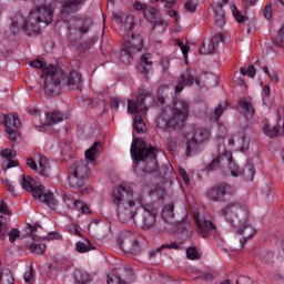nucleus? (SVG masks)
Here are the masks:
<instances>
[{
  "instance_id": "38",
  "label": "nucleus",
  "mask_w": 284,
  "mask_h": 284,
  "mask_svg": "<svg viewBox=\"0 0 284 284\" xmlns=\"http://www.w3.org/2000/svg\"><path fill=\"white\" fill-rule=\"evenodd\" d=\"M0 284H14V275H12V271L8 268L1 271Z\"/></svg>"
},
{
  "instance_id": "57",
  "label": "nucleus",
  "mask_w": 284,
  "mask_h": 284,
  "mask_svg": "<svg viewBox=\"0 0 284 284\" xmlns=\"http://www.w3.org/2000/svg\"><path fill=\"white\" fill-rule=\"evenodd\" d=\"M263 14L267 21L272 20V4H266L264 7Z\"/></svg>"
},
{
  "instance_id": "42",
  "label": "nucleus",
  "mask_w": 284,
  "mask_h": 284,
  "mask_svg": "<svg viewBox=\"0 0 284 284\" xmlns=\"http://www.w3.org/2000/svg\"><path fill=\"white\" fill-rule=\"evenodd\" d=\"M92 243L87 240V242H78L75 244V250L79 252V254H85V252H90V250H93Z\"/></svg>"
},
{
  "instance_id": "27",
  "label": "nucleus",
  "mask_w": 284,
  "mask_h": 284,
  "mask_svg": "<svg viewBox=\"0 0 284 284\" xmlns=\"http://www.w3.org/2000/svg\"><path fill=\"white\" fill-rule=\"evenodd\" d=\"M3 123L6 132H12V130H19L21 128V120L14 114L4 115Z\"/></svg>"
},
{
  "instance_id": "19",
  "label": "nucleus",
  "mask_w": 284,
  "mask_h": 284,
  "mask_svg": "<svg viewBox=\"0 0 284 284\" xmlns=\"http://www.w3.org/2000/svg\"><path fill=\"white\" fill-rule=\"evenodd\" d=\"M227 187H230V185L227 184H217L215 186H212L206 192V196L210 201H222L225 197V194H227Z\"/></svg>"
},
{
  "instance_id": "43",
  "label": "nucleus",
  "mask_w": 284,
  "mask_h": 284,
  "mask_svg": "<svg viewBox=\"0 0 284 284\" xmlns=\"http://www.w3.org/2000/svg\"><path fill=\"white\" fill-rule=\"evenodd\" d=\"M254 174L256 171L254 170V165L247 164L243 171V176L246 181H254Z\"/></svg>"
},
{
  "instance_id": "20",
  "label": "nucleus",
  "mask_w": 284,
  "mask_h": 284,
  "mask_svg": "<svg viewBox=\"0 0 284 284\" xmlns=\"http://www.w3.org/2000/svg\"><path fill=\"white\" fill-rule=\"evenodd\" d=\"M125 48L130 50L133 54H136L143 50V37L134 36V33H130L126 37Z\"/></svg>"
},
{
  "instance_id": "53",
  "label": "nucleus",
  "mask_w": 284,
  "mask_h": 284,
  "mask_svg": "<svg viewBox=\"0 0 284 284\" xmlns=\"http://www.w3.org/2000/svg\"><path fill=\"white\" fill-rule=\"evenodd\" d=\"M6 132L8 134L9 141H11V143H17V141L19 140V129H13L11 131Z\"/></svg>"
},
{
  "instance_id": "12",
  "label": "nucleus",
  "mask_w": 284,
  "mask_h": 284,
  "mask_svg": "<svg viewBox=\"0 0 284 284\" xmlns=\"http://www.w3.org/2000/svg\"><path fill=\"white\" fill-rule=\"evenodd\" d=\"M210 136L211 133L207 129H197L194 135L186 142L185 155L190 158L199 154V148L203 145V143H207Z\"/></svg>"
},
{
  "instance_id": "48",
  "label": "nucleus",
  "mask_w": 284,
  "mask_h": 284,
  "mask_svg": "<svg viewBox=\"0 0 284 284\" xmlns=\"http://www.w3.org/2000/svg\"><path fill=\"white\" fill-rule=\"evenodd\" d=\"M108 284H123V280L116 273H110L106 277Z\"/></svg>"
},
{
  "instance_id": "63",
  "label": "nucleus",
  "mask_w": 284,
  "mask_h": 284,
  "mask_svg": "<svg viewBox=\"0 0 284 284\" xmlns=\"http://www.w3.org/2000/svg\"><path fill=\"white\" fill-rule=\"evenodd\" d=\"M162 250H163V246L150 251V253H149L150 258H154V256H156V254H159V252H161Z\"/></svg>"
},
{
  "instance_id": "8",
  "label": "nucleus",
  "mask_w": 284,
  "mask_h": 284,
  "mask_svg": "<svg viewBox=\"0 0 284 284\" xmlns=\"http://www.w3.org/2000/svg\"><path fill=\"white\" fill-rule=\"evenodd\" d=\"M20 184L22 185V190L30 192L32 196L38 199L41 203L54 205V195L52 193H43L45 187L34 181L30 175L22 174L20 178Z\"/></svg>"
},
{
  "instance_id": "3",
  "label": "nucleus",
  "mask_w": 284,
  "mask_h": 284,
  "mask_svg": "<svg viewBox=\"0 0 284 284\" xmlns=\"http://www.w3.org/2000/svg\"><path fill=\"white\" fill-rule=\"evenodd\" d=\"M190 116V102L183 99L175 100L172 106H165L156 118L160 130H180Z\"/></svg>"
},
{
  "instance_id": "35",
  "label": "nucleus",
  "mask_w": 284,
  "mask_h": 284,
  "mask_svg": "<svg viewBox=\"0 0 284 284\" xmlns=\"http://www.w3.org/2000/svg\"><path fill=\"white\" fill-rule=\"evenodd\" d=\"M101 151V144L99 142H94L90 149H88L84 153L87 161H97V156Z\"/></svg>"
},
{
  "instance_id": "16",
  "label": "nucleus",
  "mask_w": 284,
  "mask_h": 284,
  "mask_svg": "<svg viewBox=\"0 0 284 284\" xmlns=\"http://www.w3.org/2000/svg\"><path fill=\"white\" fill-rule=\"evenodd\" d=\"M262 128L264 134L270 139H276V136H284V120H278L277 124L271 125L268 120H264Z\"/></svg>"
},
{
  "instance_id": "34",
  "label": "nucleus",
  "mask_w": 284,
  "mask_h": 284,
  "mask_svg": "<svg viewBox=\"0 0 284 284\" xmlns=\"http://www.w3.org/2000/svg\"><path fill=\"white\" fill-rule=\"evenodd\" d=\"M227 159V161H232V153L226 152L225 154H221L217 158H215L204 170L206 172H212L213 170H216L221 166V161H223V159Z\"/></svg>"
},
{
  "instance_id": "24",
  "label": "nucleus",
  "mask_w": 284,
  "mask_h": 284,
  "mask_svg": "<svg viewBox=\"0 0 284 284\" xmlns=\"http://www.w3.org/2000/svg\"><path fill=\"white\" fill-rule=\"evenodd\" d=\"M29 230L31 232V237L34 242L28 245V250H30L31 254H43V252H45V244L37 242L39 241V237L34 235V232H37V226H32L29 224Z\"/></svg>"
},
{
  "instance_id": "14",
  "label": "nucleus",
  "mask_w": 284,
  "mask_h": 284,
  "mask_svg": "<svg viewBox=\"0 0 284 284\" xmlns=\"http://www.w3.org/2000/svg\"><path fill=\"white\" fill-rule=\"evenodd\" d=\"M194 221L197 225V234H200L202 239H206V236H210L216 231V225H214L212 221L199 217V213H194Z\"/></svg>"
},
{
  "instance_id": "58",
  "label": "nucleus",
  "mask_w": 284,
  "mask_h": 284,
  "mask_svg": "<svg viewBox=\"0 0 284 284\" xmlns=\"http://www.w3.org/2000/svg\"><path fill=\"white\" fill-rule=\"evenodd\" d=\"M27 165L28 168L32 169L33 172H38L39 170V165L37 164V161H34V159L32 158L27 159Z\"/></svg>"
},
{
  "instance_id": "11",
  "label": "nucleus",
  "mask_w": 284,
  "mask_h": 284,
  "mask_svg": "<svg viewBox=\"0 0 284 284\" xmlns=\"http://www.w3.org/2000/svg\"><path fill=\"white\" fill-rule=\"evenodd\" d=\"M133 8L138 12H143L146 21L152 23L153 30H155V28H160V30L163 31L165 30V28H168V22L161 18V13H159V10H156V8L148 3H142L140 1H135L133 3Z\"/></svg>"
},
{
  "instance_id": "4",
  "label": "nucleus",
  "mask_w": 284,
  "mask_h": 284,
  "mask_svg": "<svg viewBox=\"0 0 284 284\" xmlns=\"http://www.w3.org/2000/svg\"><path fill=\"white\" fill-rule=\"evenodd\" d=\"M131 158L135 161V172L139 168H143V172L152 174L159 170L156 161V150L149 148L143 140H133L131 144Z\"/></svg>"
},
{
  "instance_id": "62",
  "label": "nucleus",
  "mask_w": 284,
  "mask_h": 284,
  "mask_svg": "<svg viewBox=\"0 0 284 284\" xmlns=\"http://www.w3.org/2000/svg\"><path fill=\"white\" fill-rule=\"evenodd\" d=\"M3 183L7 190L10 192V194H14V186L12 185V182H10V180H4Z\"/></svg>"
},
{
  "instance_id": "2",
  "label": "nucleus",
  "mask_w": 284,
  "mask_h": 284,
  "mask_svg": "<svg viewBox=\"0 0 284 284\" xmlns=\"http://www.w3.org/2000/svg\"><path fill=\"white\" fill-rule=\"evenodd\" d=\"M112 201L115 205V216L120 223L136 222L139 206L134 201V190L130 186H116L112 192Z\"/></svg>"
},
{
  "instance_id": "15",
  "label": "nucleus",
  "mask_w": 284,
  "mask_h": 284,
  "mask_svg": "<svg viewBox=\"0 0 284 284\" xmlns=\"http://www.w3.org/2000/svg\"><path fill=\"white\" fill-rule=\"evenodd\" d=\"M69 90H82L83 89V77L79 71H71L67 77L60 79Z\"/></svg>"
},
{
  "instance_id": "25",
  "label": "nucleus",
  "mask_w": 284,
  "mask_h": 284,
  "mask_svg": "<svg viewBox=\"0 0 284 284\" xmlns=\"http://www.w3.org/2000/svg\"><path fill=\"white\" fill-rule=\"evenodd\" d=\"M237 227V234L243 236V240L240 241L242 247L245 245L247 239H252L256 234V229L254 226L247 224V221L244 224H241Z\"/></svg>"
},
{
  "instance_id": "64",
  "label": "nucleus",
  "mask_w": 284,
  "mask_h": 284,
  "mask_svg": "<svg viewBox=\"0 0 284 284\" xmlns=\"http://www.w3.org/2000/svg\"><path fill=\"white\" fill-rule=\"evenodd\" d=\"M263 94H264V97H270V94H271V91H270V85H265L264 88H263Z\"/></svg>"
},
{
  "instance_id": "46",
  "label": "nucleus",
  "mask_w": 284,
  "mask_h": 284,
  "mask_svg": "<svg viewBox=\"0 0 284 284\" xmlns=\"http://www.w3.org/2000/svg\"><path fill=\"white\" fill-rule=\"evenodd\" d=\"M73 206L80 214H90V207H88V204L78 200L73 203Z\"/></svg>"
},
{
  "instance_id": "60",
  "label": "nucleus",
  "mask_w": 284,
  "mask_h": 284,
  "mask_svg": "<svg viewBox=\"0 0 284 284\" xmlns=\"http://www.w3.org/2000/svg\"><path fill=\"white\" fill-rule=\"evenodd\" d=\"M119 103H121V101H119V98H112L110 102L112 110H119Z\"/></svg>"
},
{
  "instance_id": "32",
  "label": "nucleus",
  "mask_w": 284,
  "mask_h": 284,
  "mask_svg": "<svg viewBox=\"0 0 284 284\" xmlns=\"http://www.w3.org/2000/svg\"><path fill=\"white\" fill-rule=\"evenodd\" d=\"M215 13V26L223 28L225 26V11H223V3H217L213 7Z\"/></svg>"
},
{
  "instance_id": "50",
  "label": "nucleus",
  "mask_w": 284,
  "mask_h": 284,
  "mask_svg": "<svg viewBox=\"0 0 284 284\" xmlns=\"http://www.w3.org/2000/svg\"><path fill=\"white\" fill-rule=\"evenodd\" d=\"M168 85H162L158 88V101L161 105L165 103V91L168 90Z\"/></svg>"
},
{
  "instance_id": "5",
  "label": "nucleus",
  "mask_w": 284,
  "mask_h": 284,
  "mask_svg": "<svg viewBox=\"0 0 284 284\" xmlns=\"http://www.w3.org/2000/svg\"><path fill=\"white\" fill-rule=\"evenodd\" d=\"M30 67L42 70V77L45 79L43 90L48 97H52L58 85H61L63 69L54 65L45 67V62L39 59L31 61Z\"/></svg>"
},
{
  "instance_id": "9",
  "label": "nucleus",
  "mask_w": 284,
  "mask_h": 284,
  "mask_svg": "<svg viewBox=\"0 0 284 284\" xmlns=\"http://www.w3.org/2000/svg\"><path fill=\"white\" fill-rule=\"evenodd\" d=\"M88 176H90V166L84 161H78L69 168L68 183L70 187L81 190L85 185Z\"/></svg>"
},
{
  "instance_id": "45",
  "label": "nucleus",
  "mask_w": 284,
  "mask_h": 284,
  "mask_svg": "<svg viewBox=\"0 0 284 284\" xmlns=\"http://www.w3.org/2000/svg\"><path fill=\"white\" fill-rule=\"evenodd\" d=\"M231 10L237 23H245V21H247V18L236 8V4L231 6Z\"/></svg>"
},
{
  "instance_id": "31",
  "label": "nucleus",
  "mask_w": 284,
  "mask_h": 284,
  "mask_svg": "<svg viewBox=\"0 0 284 284\" xmlns=\"http://www.w3.org/2000/svg\"><path fill=\"white\" fill-rule=\"evenodd\" d=\"M85 0H68L62 7V14H72L79 11V6L84 3Z\"/></svg>"
},
{
  "instance_id": "7",
  "label": "nucleus",
  "mask_w": 284,
  "mask_h": 284,
  "mask_svg": "<svg viewBox=\"0 0 284 284\" xmlns=\"http://www.w3.org/2000/svg\"><path fill=\"white\" fill-rule=\"evenodd\" d=\"M128 113L133 114V130L138 132V134H143V132H148V126L145 122H143V116H141V112H148V106H145V97L143 94L138 95L136 100L128 101Z\"/></svg>"
},
{
  "instance_id": "55",
  "label": "nucleus",
  "mask_w": 284,
  "mask_h": 284,
  "mask_svg": "<svg viewBox=\"0 0 284 284\" xmlns=\"http://www.w3.org/2000/svg\"><path fill=\"white\" fill-rule=\"evenodd\" d=\"M230 170L232 176H241L243 172H241V169L239 168V164H235L234 162L230 163Z\"/></svg>"
},
{
  "instance_id": "37",
  "label": "nucleus",
  "mask_w": 284,
  "mask_h": 284,
  "mask_svg": "<svg viewBox=\"0 0 284 284\" xmlns=\"http://www.w3.org/2000/svg\"><path fill=\"white\" fill-rule=\"evenodd\" d=\"M63 121V114L59 111H53L51 113H47V123L45 125H54L57 123H61Z\"/></svg>"
},
{
  "instance_id": "28",
  "label": "nucleus",
  "mask_w": 284,
  "mask_h": 284,
  "mask_svg": "<svg viewBox=\"0 0 284 284\" xmlns=\"http://www.w3.org/2000/svg\"><path fill=\"white\" fill-rule=\"evenodd\" d=\"M37 172L40 176H44V179H50V176H52V165H50L48 158H40Z\"/></svg>"
},
{
  "instance_id": "6",
  "label": "nucleus",
  "mask_w": 284,
  "mask_h": 284,
  "mask_svg": "<svg viewBox=\"0 0 284 284\" xmlns=\"http://www.w3.org/2000/svg\"><path fill=\"white\" fill-rule=\"evenodd\" d=\"M221 214L233 227L245 225L250 219V210H247V205L243 202H231L226 204L221 210Z\"/></svg>"
},
{
  "instance_id": "33",
  "label": "nucleus",
  "mask_w": 284,
  "mask_h": 284,
  "mask_svg": "<svg viewBox=\"0 0 284 284\" xmlns=\"http://www.w3.org/2000/svg\"><path fill=\"white\" fill-rule=\"evenodd\" d=\"M161 216L164 223H174V203L164 205Z\"/></svg>"
},
{
  "instance_id": "21",
  "label": "nucleus",
  "mask_w": 284,
  "mask_h": 284,
  "mask_svg": "<svg viewBox=\"0 0 284 284\" xmlns=\"http://www.w3.org/2000/svg\"><path fill=\"white\" fill-rule=\"evenodd\" d=\"M112 19L118 26H124L125 30L130 31L134 28V16L132 14L118 12L112 14Z\"/></svg>"
},
{
  "instance_id": "39",
  "label": "nucleus",
  "mask_w": 284,
  "mask_h": 284,
  "mask_svg": "<svg viewBox=\"0 0 284 284\" xmlns=\"http://www.w3.org/2000/svg\"><path fill=\"white\" fill-rule=\"evenodd\" d=\"M132 51H130V49H122L120 51V60L122 61V63H124V65H130V63H132V61H134V57H132Z\"/></svg>"
},
{
  "instance_id": "44",
  "label": "nucleus",
  "mask_w": 284,
  "mask_h": 284,
  "mask_svg": "<svg viewBox=\"0 0 284 284\" xmlns=\"http://www.w3.org/2000/svg\"><path fill=\"white\" fill-rule=\"evenodd\" d=\"M186 258L190 261H199V258H201V254L196 247L190 246L186 248Z\"/></svg>"
},
{
  "instance_id": "18",
  "label": "nucleus",
  "mask_w": 284,
  "mask_h": 284,
  "mask_svg": "<svg viewBox=\"0 0 284 284\" xmlns=\"http://www.w3.org/2000/svg\"><path fill=\"white\" fill-rule=\"evenodd\" d=\"M0 155L4 161L2 162V170L8 171L10 168H17L19 165V162L14 159H17V151L12 149H3L0 152Z\"/></svg>"
},
{
  "instance_id": "30",
  "label": "nucleus",
  "mask_w": 284,
  "mask_h": 284,
  "mask_svg": "<svg viewBox=\"0 0 284 284\" xmlns=\"http://www.w3.org/2000/svg\"><path fill=\"white\" fill-rule=\"evenodd\" d=\"M230 145H236L240 148L242 152H245L250 148V139H247V135L245 133H241L240 135L236 136L234 140L233 138L230 139L229 141Z\"/></svg>"
},
{
  "instance_id": "51",
  "label": "nucleus",
  "mask_w": 284,
  "mask_h": 284,
  "mask_svg": "<svg viewBox=\"0 0 284 284\" xmlns=\"http://www.w3.org/2000/svg\"><path fill=\"white\" fill-rule=\"evenodd\" d=\"M240 72L241 74H243V77L247 74V77H251V79H254V77H256V68H254V65H250L247 69L241 68Z\"/></svg>"
},
{
  "instance_id": "29",
  "label": "nucleus",
  "mask_w": 284,
  "mask_h": 284,
  "mask_svg": "<svg viewBox=\"0 0 284 284\" xmlns=\"http://www.w3.org/2000/svg\"><path fill=\"white\" fill-rule=\"evenodd\" d=\"M237 110H239V112L244 114V116L246 119H252L254 116V113H255L254 105L252 104V102H250L245 99L240 100L239 105H237Z\"/></svg>"
},
{
  "instance_id": "52",
  "label": "nucleus",
  "mask_w": 284,
  "mask_h": 284,
  "mask_svg": "<svg viewBox=\"0 0 284 284\" xmlns=\"http://www.w3.org/2000/svg\"><path fill=\"white\" fill-rule=\"evenodd\" d=\"M185 12H196V0H186L184 3Z\"/></svg>"
},
{
  "instance_id": "23",
  "label": "nucleus",
  "mask_w": 284,
  "mask_h": 284,
  "mask_svg": "<svg viewBox=\"0 0 284 284\" xmlns=\"http://www.w3.org/2000/svg\"><path fill=\"white\" fill-rule=\"evenodd\" d=\"M223 41V34L216 33L210 41L207 48L205 44H202L200 49V54H214L219 49V43Z\"/></svg>"
},
{
  "instance_id": "49",
  "label": "nucleus",
  "mask_w": 284,
  "mask_h": 284,
  "mask_svg": "<svg viewBox=\"0 0 284 284\" xmlns=\"http://www.w3.org/2000/svg\"><path fill=\"white\" fill-rule=\"evenodd\" d=\"M175 43L180 47L185 61H187V52H190V45H187V42L185 43L182 40H176Z\"/></svg>"
},
{
  "instance_id": "17",
  "label": "nucleus",
  "mask_w": 284,
  "mask_h": 284,
  "mask_svg": "<svg viewBox=\"0 0 284 284\" xmlns=\"http://www.w3.org/2000/svg\"><path fill=\"white\" fill-rule=\"evenodd\" d=\"M0 239H6V234L8 233V220L6 216H12V211H10V207L8 206V203L3 201V199H0Z\"/></svg>"
},
{
  "instance_id": "54",
  "label": "nucleus",
  "mask_w": 284,
  "mask_h": 284,
  "mask_svg": "<svg viewBox=\"0 0 284 284\" xmlns=\"http://www.w3.org/2000/svg\"><path fill=\"white\" fill-rule=\"evenodd\" d=\"M151 194L153 196H156V199H163L165 196V189L162 186H155L152 191Z\"/></svg>"
},
{
  "instance_id": "47",
  "label": "nucleus",
  "mask_w": 284,
  "mask_h": 284,
  "mask_svg": "<svg viewBox=\"0 0 284 284\" xmlns=\"http://www.w3.org/2000/svg\"><path fill=\"white\" fill-rule=\"evenodd\" d=\"M7 231H8V226H7ZM6 236H9L10 243H14L18 239L21 237V231H19L18 229H12L11 231L6 233Z\"/></svg>"
},
{
  "instance_id": "40",
  "label": "nucleus",
  "mask_w": 284,
  "mask_h": 284,
  "mask_svg": "<svg viewBox=\"0 0 284 284\" xmlns=\"http://www.w3.org/2000/svg\"><path fill=\"white\" fill-rule=\"evenodd\" d=\"M75 281L79 284H88L92 281V277L85 271H77L75 272Z\"/></svg>"
},
{
  "instance_id": "1",
  "label": "nucleus",
  "mask_w": 284,
  "mask_h": 284,
  "mask_svg": "<svg viewBox=\"0 0 284 284\" xmlns=\"http://www.w3.org/2000/svg\"><path fill=\"white\" fill-rule=\"evenodd\" d=\"M54 19L52 9L48 6H38L33 8L27 19L21 14L13 17L11 26L12 28H22L23 32L28 37H36L41 33V23L50 26Z\"/></svg>"
},
{
  "instance_id": "56",
  "label": "nucleus",
  "mask_w": 284,
  "mask_h": 284,
  "mask_svg": "<svg viewBox=\"0 0 284 284\" xmlns=\"http://www.w3.org/2000/svg\"><path fill=\"white\" fill-rule=\"evenodd\" d=\"M24 282L30 283L32 278H34V267L31 265L29 271L24 273L23 275Z\"/></svg>"
},
{
  "instance_id": "22",
  "label": "nucleus",
  "mask_w": 284,
  "mask_h": 284,
  "mask_svg": "<svg viewBox=\"0 0 284 284\" xmlns=\"http://www.w3.org/2000/svg\"><path fill=\"white\" fill-rule=\"evenodd\" d=\"M194 82L196 85H201V80L199 78H194L191 71H186L181 75L178 85H175V92H183V88H185V85H194Z\"/></svg>"
},
{
  "instance_id": "41",
  "label": "nucleus",
  "mask_w": 284,
  "mask_h": 284,
  "mask_svg": "<svg viewBox=\"0 0 284 284\" xmlns=\"http://www.w3.org/2000/svg\"><path fill=\"white\" fill-rule=\"evenodd\" d=\"M225 110H227V102H224V104H219L214 112L211 113L210 119H213V121H219V119L223 116V112H225Z\"/></svg>"
},
{
  "instance_id": "59",
  "label": "nucleus",
  "mask_w": 284,
  "mask_h": 284,
  "mask_svg": "<svg viewBox=\"0 0 284 284\" xmlns=\"http://www.w3.org/2000/svg\"><path fill=\"white\" fill-rule=\"evenodd\" d=\"M180 176H182L184 183H190V176H187V172L185 171V169H180Z\"/></svg>"
},
{
  "instance_id": "13",
  "label": "nucleus",
  "mask_w": 284,
  "mask_h": 284,
  "mask_svg": "<svg viewBox=\"0 0 284 284\" xmlns=\"http://www.w3.org/2000/svg\"><path fill=\"white\" fill-rule=\"evenodd\" d=\"M118 245L125 254H140L141 252V244L132 232L122 233L118 239Z\"/></svg>"
},
{
  "instance_id": "10",
  "label": "nucleus",
  "mask_w": 284,
  "mask_h": 284,
  "mask_svg": "<svg viewBox=\"0 0 284 284\" xmlns=\"http://www.w3.org/2000/svg\"><path fill=\"white\" fill-rule=\"evenodd\" d=\"M136 201L141 205L142 211L135 217V225H142V230H152L156 226L159 211L152 204H143V195H139Z\"/></svg>"
},
{
  "instance_id": "61",
  "label": "nucleus",
  "mask_w": 284,
  "mask_h": 284,
  "mask_svg": "<svg viewBox=\"0 0 284 284\" xmlns=\"http://www.w3.org/2000/svg\"><path fill=\"white\" fill-rule=\"evenodd\" d=\"M155 1H161L162 3H165V8H174L176 6V0H155Z\"/></svg>"
},
{
  "instance_id": "26",
  "label": "nucleus",
  "mask_w": 284,
  "mask_h": 284,
  "mask_svg": "<svg viewBox=\"0 0 284 284\" xmlns=\"http://www.w3.org/2000/svg\"><path fill=\"white\" fill-rule=\"evenodd\" d=\"M152 54L151 53H144L141 58H140V62L136 67L138 72H140V74H148V72H150V70H152Z\"/></svg>"
},
{
  "instance_id": "36",
  "label": "nucleus",
  "mask_w": 284,
  "mask_h": 284,
  "mask_svg": "<svg viewBox=\"0 0 284 284\" xmlns=\"http://www.w3.org/2000/svg\"><path fill=\"white\" fill-rule=\"evenodd\" d=\"M93 21L91 18H82L78 22V31L80 34H88L90 32V28H92Z\"/></svg>"
}]
</instances>
